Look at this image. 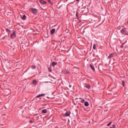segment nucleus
Wrapping results in <instances>:
<instances>
[{"mask_svg": "<svg viewBox=\"0 0 128 128\" xmlns=\"http://www.w3.org/2000/svg\"><path fill=\"white\" fill-rule=\"evenodd\" d=\"M120 32L123 34L128 36V29L126 28H122L120 30Z\"/></svg>", "mask_w": 128, "mask_h": 128, "instance_id": "nucleus-1", "label": "nucleus"}, {"mask_svg": "<svg viewBox=\"0 0 128 128\" xmlns=\"http://www.w3.org/2000/svg\"><path fill=\"white\" fill-rule=\"evenodd\" d=\"M30 10L32 11V12L34 14H38V10L36 8H31Z\"/></svg>", "mask_w": 128, "mask_h": 128, "instance_id": "nucleus-2", "label": "nucleus"}, {"mask_svg": "<svg viewBox=\"0 0 128 128\" xmlns=\"http://www.w3.org/2000/svg\"><path fill=\"white\" fill-rule=\"evenodd\" d=\"M16 32H14L11 34L10 38H16Z\"/></svg>", "mask_w": 128, "mask_h": 128, "instance_id": "nucleus-3", "label": "nucleus"}, {"mask_svg": "<svg viewBox=\"0 0 128 128\" xmlns=\"http://www.w3.org/2000/svg\"><path fill=\"white\" fill-rule=\"evenodd\" d=\"M70 116V112H67L66 114H65V116Z\"/></svg>", "mask_w": 128, "mask_h": 128, "instance_id": "nucleus-4", "label": "nucleus"}, {"mask_svg": "<svg viewBox=\"0 0 128 128\" xmlns=\"http://www.w3.org/2000/svg\"><path fill=\"white\" fill-rule=\"evenodd\" d=\"M46 96V94H40L36 96V98H40V96Z\"/></svg>", "mask_w": 128, "mask_h": 128, "instance_id": "nucleus-5", "label": "nucleus"}, {"mask_svg": "<svg viewBox=\"0 0 128 128\" xmlns=\"http://www.w3.org/2000/svg\"><path fill=\"white\" fill-rule=\"evenodd\" d=\"M90 66L93 72H94L96 70V69L94 68V65L90 64Z\"/></svg>", "mask_w": 128, "mask_h": 128, "instance_id": "nucleus-6", "label": "nucleus"}, {"mask_svg": "<svg viewBox=\"0 0 128 128\" xmlns=\"http://www.w3.org/2000/svg\"><path fill=\"white\" fill-rule=\"evenodd\" d=\"M21 18L22 20H24L26 18V16L25 14H24L23 16H21Z\"/></svg>", "mask_w": 128, "mask_h": 128, "instance_id": "nucleus-7", "label": "nucleus"}, {"mask_svg": "<svg viewBox=\"0 0 128 128\" xmlns=\"http://www.w3.org/2000/svg\"><path fill=\"white\" fill-rule=\"evenodd\" d=\"M54 32H56V29L52 28V29L50 30V34H54Z\"/></svg>", "mask_w": 128, "mask_h": 128, "instance_id": "nucleus-8", "label": "nucleus"}, {"mask_svg": "<svg viewBox=\"0 0 128 128\" xmlns=\"http://www.w3.org/2000/svg\"><path fill=\"white\" fill-rule=\"evenodd\" d=\"M40 3L42 4H46V2L42 0H40Z\"/></svg>", "mask_w": 128, "mask_h": 128, "instance_id": "nucleus-9", "label": "nucleus"}, {"mask_svg": "<svg viewBox=\"0 0 128 128\" xmlns=\"http://www.w3.org/2000/svg\"><path fill=\"white\" fill-rule=\"evenodd\" d=\"M114 58V54H111L108 56V58Z\"/></svg>", "mask_w": 128, "mask_h": 128, "instance_id": "nucleus-10", "label": "nucleus"}, {"mask_svg": "<svg viewBox=\"0 0 128 128\" xmlns=\"http://www.w3.org/2000/svg\"><path fill=\"white\" fill-rule=\"evenodd\" d=\"M32 84H34V86H36V84H38V81L36 80H34Z\"/></svg>", "mask_w": 128, "mask_h": 128, "instance_id": "nucleus-11", "label": "nucleus"}, {"mask_svg": "<svg viewBox=\"0 0 128 128\" xmlns=\"http://www.w3.org/2000/svg\"><path fill=\"white\" fill-rule=\"evenodd\" d=\"M90 106V104H88V102H84V106Z\"/></svg>", "mask_w": 128, "mask_h": 128, "instance_id": "nucleus-12", "label": "nucleus"}, {"mask_svg": "<svg viewBox=\"0 0 128 128\" xmlns=\"http://www.w3.org/2000/svg\"><path fill=\"white\" fill-rule=\"evenodd\" d=\"M42 112H43V114H46V112H48V110L46 109H44L42 110Z\"/></svg>", "mask_w": 128, "mask_h": 128, "instance_id": "nucleus-13", "label": "nucleus"}, {"mask_svg": "<svg viewBox=\"0 0 128 128\" xmlns=\"http://www.w3.org/2000/svg\"><path fill=\"white\" fill-rule=\"evenodd\" d=\"M56 64H58L57 62H52V66H56Z\"/></svg>", "mask_w": 128, "mask_h": 128, "instance_id": "nucleus-14", "label": "nucleus"}, {"mask_svg": "<svg viewBox=\"0 0 128 128\" xmlns=\"http://www.w3.org/2000/svg\"><path fill=\"white\" fill-rule=\"evenodd\" d=\"M96 44H94L93 50H96Z\"/></svg>", "mask_w": 128, "mask_h": 128, "instance_id": "nucleus-15", "label": "nucleus"}, {"mask_svg": "<svg viewBox=\"0 0 128 128\" xmlns=\"http://www.w3.org/2000/svg\"><path fill=\"white\" fill-rule=\"evenodd\" d=\"M84 102H86V100L84 98L81 100L82 104H84Z\"/></svg>", "mask_w": 128, "mask_h": 128, "instance_id": "nucleus-16", "label": "nucleus"}, {"mask_svg": "<svg viewBox=\"0 0 128 128\" xmlns=\"http://www.w3.org/2000/svg\"><path fill=\"white\" fill-rule=\"evenodd\" d=\"M86 88H88V90H90V85H87V86H86Z\"/></svg>", "mask_w": 128, "mask_h": 128, "instance_id": "nucleus-17", "label": "nucleus"}, {"mask_svg": "<svg viewBox=\"0 0 128 128\" xmlns=\"http://www.w3.org/2000/svg\"><path fill=\"white\" fill-rule=\"evenodd\" d=\"M32 70H34V68H36V66H32Z\"/></svg>", "mask_w": 128, "mask_h": 128, "instance_id": "nucleus-18", "label": "nucleus"}, {"mask_svg": "<svg viewBox=\"0 0 128 128\" xmlns=\"http://www.w3.org/2000/svg\"><path fill=\"white\" fill-rule=\"evenodd\" d=\"M66 73L67 74H70V71L66 70Z\"/></svg>", "mask_w": 128, "mask_h": 128, "instance_id": "nucleus-19", "label": "nucleus"}, {"mask_svg": "<svg viewBox=\"0 0 128 128\" xmlns=\"http://www.w3.org/2000/svg\"><path fill=\"white\" fill-rule=\"evenodd\" d=\"M110 124H112V122H110L107 125V126H110Z\"/></svg>", "mask_w": 128, "mask_h": 128, "instance_id": "nucleus-20", "label": "nucleus"}, {"mask_svg": "<svg viewBox=\"0 0 128 128\" xmlns=\"http://www.w3.org/2000/svg\"><path fill=\"white\" fill-rule=\"evenodd\" d=\"M124 44L123 43V44H122V45L120 46V48H124Z\"/></svg>", "mask_w": 128, "mask_h": 128, "instance_id": "nucleus-21", "label": "nucleus"}, {"mask_svg": "<svg viewBox=\"0 0 128 128\" xmlns=\"http://www.w3.org/2000/svg\"><path fill=\"white\" fill-rule=\"evenodd\" d=\"M123 86H124V81L122 82Z\"/></svg>", "mask_w": 128, "mask_h": 128, "instance_id": "nucleus-22", "label": "nucleus"}, {"mask_svg": "<svg viewBox=\"0 0 128 128\" xmlns=\"http://www.w3.org/2000/svg\"><path fill=\"white\" fill-rule=\"evenodd\" d=\"M112 128H116V125L115 124H113L112 126Z\"/></svg>", "mask_w": 128, "mask_h": 128, "instance_id": "nucleus-23", "label": "nucleus"}, {"mask_svg": "<svg viewBox=\"0 0 128 128\" xmlns=\"http://www.w3.org/2000/svg\"><path fill=\"white\" fill-rule=\"evenodd\" d=\"M49 4H52V1L50 0H48Z\"/></svg>", "mask_w": 128, "mask_h": 128, "instance_id": "nucleus-24", "label": "nucleus"}, {"mask_svg": "<svg viewBox=\"0 0 128 128\" xmlns=\"http://www.w3.org/2000/svg\"><path fill=\"white\" fill-rule=\"evenodd\" d=\"M30 122L31 124H33V123H34V121L30 120Z\"/></svg>", "mask_w": 128, "mask_h": 128, "instance_id": "nucleus-25", "label": "nucleus"}, {"mask_svg": "<svg viewBox=\"0 0 128 128\" xmlns=\"http://www.w3.org/2000/svg\"><path fill=\"white\" fill-rule=\"evenodd\" d=\"M6 32H10V30L8 29H6Z\"/></svg>", "mask_w": 128, "mask_h": 128, "instance_id": "nucleus-26", "label": "nucleus"}, {"mask_svg": "<svg viewBox=\"0 0 128 128\" xmlns=\"http://www.w3.org/2000/svg\"><path fill=\"white\" fill-rule=\"evenodd\" d=\"M69 88H72V85H70Z\"/></svg>", "mask_w": 128, "mask_h": 128, "instance_id": "nucleus-27", "label": "nucleus"}, {"mask_svg": "<svg viewBox=\"0 0 128 128\" xmlns=\"http://www.w3.org/2000/svg\"><path fill=\"white\" fill-rule=\"evenodd\" d=\"M36 118H37V120H38L39 117H38V116H37V117H36Z\"/></svg>", "mask_w": 128, "mask_h": 128, "instance_id": "nucleus-28", "label": "nucleus"}, {"mask_svg": "<svg viewBox=\"0 0 128 128\" xmlns=\"http://www.w3.org/2000/svg\"><path fill=\"white\" fill-rule=\"evenodd\" d=\"M76 2H80V0H76Z\"/></svg>", "mask_w": 128, "mask_h": 128, "instance_id": "nucleus-29", "label": "nucleus"}, {"mask_svg": "<svg viewBox=\"0 0 128 128\" xmlns=\"http://www.w3.org/2000/svg\"><path fill=\"white\" fill-rule=\"evenodd\" d=\"M50 72H52V70H50Z\"/></svg>", "mask_w": 128, "mask_h": 128, "instance_id": "nucleus-30", "label": "nucleus"}, {"mask_svg": "<svg viewBox=\"0 0 128 128\" xmlns=\"http://www.w3.org/2000/svg\"><path fill=\"white\" fill-rule=\"evenodd\" d=\"M76 16H78V14H76Z\"/></svg>", "mask_w": 128, "mask_h": 128, "instance_id": "nucleus-31", "label": "nucleus"}]
</instances>
